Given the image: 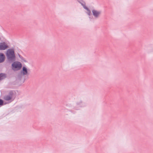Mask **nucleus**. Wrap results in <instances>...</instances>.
I'll use <instances>...</instances> for the list:
<instances>
[{
	"label": "nucleus",
	"mask_w": 153,
	"mask_h": 153,
	"mask_svg": "<svg viewBox=\"0 0 153 153\" xmlns=\"http://www.w3.org/2000/svg\"><path fill=\"white\" fill-rule=\"evenodd\" d=\"M6 55L9 60L14 59L15 58L14 51L12 49H8L7 51Z\"/></svg>",
	"instance_id": "1"
},
{
	"label": "nucleus",
	"mask_w": 153,
	"mask_h": 153,
	"mask_svg": "<svg viewBox=\"0 0 153 153\" xmlns=\"http://www.w3.org/2000/svg\"><path fill=\"white\" fill-rule=\"evenodd\" d=\"M22 67L21 64L19 62H15L12 64V68L14 70H19Z\"/></svg>",
	"instance_id": "2"
},
{
	"label": "nucleus",
	"mask_w": 153,
	"mask_h": 153,
	"mask_svg": "<svg viewBox=\"0 0 153 153\" xmlns=\"http://www.w3.org/2000/svg\"><path fill=\"white\" fill-rule=\"evenodd\" d=\"M8 46L5 42L0 43V50H5L8 48Z\"/></svg>",
	"instance_id": "3"
},
{
	"label": "nucleus",
	"mask_w": 153,
	"mask_h": 153,
	"mask_svg": "<svg viewBox=\"0 0 153 153\" xmlns=\"http://www.w3.org/2000/svg\"><path fill=\"white\" fill-rule=\"evenodd\" d=\"M93 15L96 17H98L101 13V12L94 10L92 11Z\"/></svg>",
	"instance_id": "4"
},
{
	"label": "nucleus",
	"mask_w": 153,
	"mask_h": 153,
	"mask_svg": "<svg viewBox=\"0 0 153 153\" xmlns=\"http://www.w3.org/2000/svg\"><path fill=\"white\" fill-rule=\"evenodd\" d=\"M12 96V94L11 93H10L8 95L6 96L5 97H4V99L5 100L8 101L11 99Z\"/></svg>",
	"instance_id": "5"
},
{
	"label": "nucleus",
	"mask_w": 153,
	"mask_h": 153,
	"mask_svg": "<svg viewBox=\"0 0 153 153\" xmlns=\"http://www.w3.org/2000/svg\"><path fill=\"white\" fill-rule=\"evenodd\" d=\"M5 59L4 55L2 53H0V63L4 61Z\"/></svg>",
	"instance_id": "6"
},
{
	"label": "nucleus",
	"mask_w": 153,
	"mask_h": 153,
	"mask_svg": "<svg viewBox=\"0 0 153 153\" xmlns=\"http://www.w3.org/2000/svg\"><path fill=\"white\" fill-rule=\"evenodd\" d=\"M22 73L23 75H26L27 74V69L25 67H23L22 68Z\"/></svg>",
	"instance_id": "7"
},
{
	"label": "nucleus",
	"mask_w": 153,
	"mask_h": 153,
	"mask_svg": "<svg viewBox=\"0 0 153 153\" xmlns=\"http://www.w3.org/2000/svg\"><path fill=\"white\" fill-rule=\"evenodd\" d=\"M6 77V75L3 74H0V80L4 79Z\"/></svg>",
	"instance_id": "8"
},
{
	"label": "nucleus",
	"mask_w": 153,
	"mask_h": 153,
	"mask_svg": "<svg viewBox=\"0 0 153 153\" xmlns=\"http://www.w3.org/2000/svg\"><path fill=\"white\" fill-rule=\"evenodd\" d=\"M83 6L84 8L87 10V13L89 15H90L91 13L90 10H89L88 9V8L87 7H86L85 5H83Z\"/></svg>",
	"instance_id": "9"
},
{
	"label": "nucleus",
	"mask_w": 153,
	"mask_h": 153,
	"mask_svg": "<svg viewBox=\"0 0 153 153\" xmlns=\"http://www.w3.org/2000/svg\"><path fill=\"white\" fill-rule=\"evenodd\" d=\"M3 103V100L0 99V105H2Z\"/></svg>",
	"instance_id": "10"
}]
</instances>
